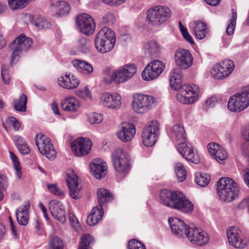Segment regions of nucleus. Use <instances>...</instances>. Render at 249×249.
<instances>
[{
	"label": "nucleus",
	"mask_w": 249,
	"mask_h": 249,
	"mask_svg": "<svg viewBox=\"0 0 249 249\" xmlns=\"http://www.w3.org/2000/svg\"><path fill=\"white\" fill-rule=\"evenodd\" d=\"M32 43V39L27 37L23 34L17 37L9 46L10 49L13 51L11 56V64L12 65L18 61L19 59L20 54L29 50Z\"/></svg>",
	"instance_id": "7"
},
{
	"label": "nucleus",
	"mask_w": 249,
	"mask_h": 249,
	"mask_svg": "<svg viewBox=\"0 0 249 249\" xmlns=\"http://www.w3.org/2000/svg\"><path fill=\"white\" fill-rule=\"evenodd\" d=\"M160 198L163 205L184 213H191L194 209L193 204L179 192L163 189L160 191Z\"/></svg>",
	"instance_id": "2"
},
{
	"label": "nucleus",
	"mask_w": 249,
	"mask_h": 249,
	"mask_svg": "<svg viewBox=\"0 0 249 249\" xmlns=\"http://www.w3.org/2000/svg\"><path fill=\"white\" fill-rule=\"evenodd\" d=\"M159 132V124L157 121L149 122L144 128L142 138L143 144L147 147L154 145L157 141Z\"/></svg>",
	"instance_id": "10"
},
{
	"label": "nucleus",
	"mask_w": 249,
	"mask_h": 249,
	"mask_svg": "<svg viewBox=\"0 0 249 249\" xmlns=\"http://www.w3.org/2000/svg\"><path fill=\"white\" fill-rule=\"evenodd\" d=\"M93 216L99 218V221L100 220L104 214L103 211V206L101 205H99L94 207L91 210L90 213Z\"/></svg>",
	"instance_id": "50"
},
{
	"label": "nucleus",
	"mask_w": 249,
	"mask_h": 249,
	"mask_svg": "<svg viewBox=\"0 0 249 249\" xmlns=\"http://www.w3.org/2000/svg\"><path fill=\"white\" fill-rule=\"evenodd\" d=\"M249 206V198L244 199L238 204V207L240 209H244L248 208Z\"/></svg>",
	"instance_id": "60"
},
{
	"label": "nucleus",
	"mask_w": 249,
	"mask_h": 249,
	"mask_svg": "<svg viewBox=\"0 0 249 249\" xmlns=\"http://www.w3.org/2000/svg\"><path fill=\"white\" fill-rule=\"evenodd\" d=\"M61 107L65 111L75 112L78 110L80 105L79 101L75 98L70 97L65 98L61 101Z\"/></svg>",
	"instance_id": "29"
},
{
	"label": "nucleus",
	"mask_w": 249,
	"mask_h": 249,
	"mask_svg": "<svg viewBox=\"0 0 249 249\" xmlns=\"http://www.w3.org/2000/svg\"><path fill=\"white\" fill-rule=\"evenodd\" d=\"M219 64L223 68L224 70L226 71L227 74H230L234 68V64L233 61L230 59L225 60Z\"/></svg>",
	"instance_id": "47"
},
{
	"label": "nucleus",
	"mask_w": 249,
	"mask_h": 249,
	"mask_svg": "<svg viewBox=\"0 0 249 249\" xmlns=\"http://www.w3.org/2000/svg\"><path fill=\"white\" fill-rule=\"evenodd\" d=\"M47 188L50 193L53 195L62 196L64 195V193L55 184H47Z\"/></svg>",
	"instance_id": "53"
},
{
	"label": "nucleus",
	"mask_w": 249,
	"mask_h": 249,
	"mask_svg": "<svg viewBox=\"0 0 249 249\" xmlns=\"http://www.w3.org/2000/svg\"><path fill=\"white\" fill-rule=\"evenodd\" d=\"M112 162L118 173L125 176L130 169V157L121 148L116 149L112 154Z\"/></svg>",
	"instance_id": "5"
},
{
	"label": "nucleus",
	"mask_w": 249,
	"mask_h": 249,
	"mask_svg": "<svg viewBox=\"0 0 249 249\" xmlns=\"http://www.w3.org/2000/svg\"><path fill=\"white\" fill-rule=\"evenodd\" d=\"M212 74L215 79H222L227 77L230 74H227L219 64L215 65L212 71Z\"/></svg>",
	"instance_id": "36"
},
{
	"label": "nucleus",
	"mask_w": 249,
	"mask_h": 249,
	"mask_svg": "<svg viewBox=\"0 0 249 249\" xmlns=\"http://www.w3.org/2000/svg\"><path fill=\"white\" fill-rule=\"evenodd\" d=\"M54 6L58 8L57 14L59 16H63L68 14L70 11L69 4L65 1L57 2Z\"/></svg>",
	"instance_id": "42"
},
{
	"label": "nucleus",
	"mask_w": 249,
	"mask_h": 249,
	"mask_svg": "<svg viewBox=\"0 0 249 249\" xmlns=\"http://www.w3.org/2000/svg\"><path fill=\"white\" fill-rule=\"evenodd\" d=\"M154 102V98L152 96L136 94L133 97L132 106L135 112L142 113L151 109Z\"/></svg>",
	"instance_id": "11"
},
{
	"label": "nucleus",
	"mask_w": 249,
	"mask_h": 249,
	"mask_svg": "<svg viewBox=\"0 0 249 249\" xmlns=\"http://www.w3.org/2000/svg\"><path fill=\"white\" fill-rule=\"evenodd\" d=\"M14 140L17 147L20 146L21 145L26 143L24 139L19 136H15L14 137Z\"/></svg>",
	"instance_id": "59"
},
{
	"label": "nucleus",
	"mask_w": 249,
	"mask_h": 249,
	"mask_svg": "<svg viewBox=\"0 0 249 249\" xmlns=\"http://www.w3.org/2000/svg\"><path fill=\"white\" fill-rule=\"evenodd\" d=\"M1 76L4 83L8 84L10 82L9 71L8 67L6 65H3L1 69Z\"/></svg>",
	"instance_id": "51"
},
{
	"label": "nucleus",
	"mask_w": 249,
	"mask_h": 249,
	"mask_svg": "<svg viewBox=\"0 0 249 249\" xmlns=\"http://www.w3.org/2000/svg\"><path fill=\"white\" fill-rule=\"evenodd\" d=\"M243 154L249 157V142H246L242 145V148Z\"/></svg>",
	"instance_id": "61"
},
{
	"label": "nucleus",
	"mask_w": 249,
	"mask_h": 249,
	"mask_svg": "<svg viewBox=\"0 0 249 249\" xmlns=\"http://www.w3.org/2000/svg\"><path fill=\"white\" fill-rule=\"evenodd\" d=\"M35 142L40 153L49 159H53L56 155L51 140L46 136L39 133L36 135Z\"/></svg>",
	"instance_id": "12"
},
{
	"label": "nucleus",
	"mask_w": 249,
	"mask_h": 249,
	"mask_svg": "<svg viewBox=\"0 0 249 249\" xmlns=\"http://www.w3.org/2000/svg\"><path fill=\"white\" fill-rule=\"evenodd\" d=\"M208 150L211 155L217 161L221 163L227 157V154L221 146L215 142H212L207 145Z\"/></svg>",
	"instance_id": "24"
},
{
	"label": "nucleus",
	"mask_w": 249,
	"mask_h": 249,
	"mask_svg": "<svg viewBox=\"0 0 249 249\" xmlns=\"http://www.w3.org/2000/svg\"><path fill=\"white\" fill-rule=\"evenodd\" d=\"M237 18V13L235 10H231V16L229 20L226 27V33L228 35H231L235 30L236 21Z\"/></svg>",
	"instance_id": "38"
},
{
	"label": "nucleus",
	"mask_w": 249,
	"mask_h": 249,
	"mask_svg": "<svg viewBox=\"0 0 249 249\" xmlns=\"http://www.w3.org/2000/svg\"><path fill=\"white\" fill-rule=\"evenodd\" d=\"M210 176L205 173H198L196 176V182L201 187L206 186L210 180Z\"/></svg>",
	"instance_id": "41"
},
{
	"label": "nucleus",
	"mask_w": 249,
	"mask_h": 249,
	"mask_svg": "<svg viewBox=\"0 0 249 249\" xmlns=\"http://www.w3.org/2000/svg\"><path fill=\"white\" fill-rule=\"evenodd\" d=\"M76 23L82 33L89 36L94 33L95 24L93 18L89 15L84 13L77 16Z\"/></svg>",
	"instance_id": "15"
},
{
	"label": "nucleus",
	"mask_w": 249,
	"mask_h": 249,
	"mask_svg": "<svg viewBox=\"0 0 249 249\" xmlns=\"http://www.w3.org/2000/svg\"><path fill=\"white\" fill-rule=\"evenodd\" d=\"M249 106V92L245 91L232 95L228 103V109L232 112H240Z\"/></svg>",
	"instance_id": "9"
},
{
	"label": "nucleus",
	"mask_w": 249,
	"mask_h": 249,
	"mask_svg": "<svg viewBox=\"0 0 249 249\" xmlns=\"http://www.w3.org/2000/svg\"><path fill=\"white\" fill-rule=\"evenodd\" d=\"M73 66L77 70L90 74L93 72V68L92 65L88 62L80 59H74L72 61Z\"/></svg>",
	"instance_id": "32"
},
{
	"label": "nucleus",
	"mask_w": 249,
	"mask_h": 249,
	"mask_svg": "<svg viewBox=\"0 0 249 249\" xmlns=\"http://www.w3.org/2000/svg\"><path fill=\"white\" fill-rule=\"evenodd\" d=\"M59 85L65 89H71L77 88L80 83V80L71 73L65 74L64 76L59 77L58 79Z\"/></svg>",
	"instance_id": "27"
},
{
	"label": "nucleus",
	"mask_w": 249,
	"mask_h": 249,
	"mask_svg": "<svg viewBox=\"0 0 249 249\" xmlns=\"http://www.w3.org/2000/svg\"><path fill=\"white\" fill-rule=\"evenodd\" d=\"M30 206L29 201H25L16 211V216L18 223L22 226H26L29 221V210Z\"/></svg>",
	"instance_id": "28"
},
{
	"label": "nucleus",
	"mask_w": 249,
	"mask_h": 249,
	"mask_svg": "<svg viewBox=\"0 0 249 249\" xmlns=\"http://www.w3.org/2000/svg\"><path fill=\"white\" fill-rule=\"evenodd\" d=\"M88 121L91 124L100 123L103 120V115L100 113H91L88 115Z\"/></svg>",
	"instance_id": "48"
},
{
	"label": "nucleus",
	"mask_w": 249,
	"mask_h": 249,
	"mask_svg": "<svg viewBox=\"0 0 249 249\" xmlns=\"http://www.w3.org/2000/svg\"><path fill=\"white\" fill-rule=\"evenodd\" d=\"M99 205H103L111 201L113 199V196L107 190L100 188L97 192Z\"/></svg>",
	"instance_id": "33"
},
{
	"label": "nucleus",
	"mask_w": 249,
	"mask_h": 249,
	"mask_svg": "<svg viewBox=\"0 0 249 249\" xmlns=\"http://www.w3.org/2000/svg\"><path fill=\"white\" fill-rule=\"evenodd\" d=\"M137 68L133 64H128L120 67L114 71L107 78H104V81L107 83L114 82L120 84L124 83L130 79L135 73Z\"/></svg>",
	"instance_id": "8"
},
{
	"label": "nucleus",
	"mask_w": 249,
	"mask_h": 249,
	"mask_svg": "<svg viewBox=\"0 0 249 249\" xmlns=\"http://www.w3.org/2000/svg\"><path fill=\"white\" fill-rule=\"evenodd\" d=\"M128 249H145V246L137 240L133 239L128 242Z\"/></svg>",
	"instance_id": "52"
},
{
	"label": "nucleus",
	"mask_w": 249,
	"mask_h": 249,
	"mask_svg": "<svg viewBox=\"0 0 249 249\" xmlns=\"http://www.w3.org/2000/svg\"><path fill=\"white\" fill-rule=\"evenodd\" d=\"M171 16V11L168 7L158 5L147 10L146 21L153 25H160L167 21Z\"/></svg>",
	"instance_id": "6"
},
{
	"label": "nucleus",
	"mask_w": 249,
	"mask_h": 249,
	"mask_svg": "<svg viewBox=\"0 0 249 249\" xmlns=\"http://www.w3.org/2000/svg\"><path fill=\"white\" fill-rule=\"evenodd\" d=\"M181 71L175 69L170 73V84L172 89L177 90V100L183 104H192L197 99L199 91L196 85H181Z\"/></svg>",
	"instance_id": "1"
},
{
	"label": "nucleus",
	"mask_w": 249,
	"mask_h": 249,
	"mask_svg": "<svg viewBox=\"0 0 249 249\" xmlns=\"http://www.w3.org/2000/svg\"><path fill=\"white\" fill-rule=\"evenodd\" d=\"M9 124L12 125L13 129L15 131H18L20 128L19 122L14 117L9 118L7 120Z\"/></svg>",
	"instance_id": "55"
},
{
	"label": "nucleus",
	"mask_w": 249,
	"mask_h": 249,
	"mask_svg": "<svg viewBox=\"0 0 249 249\" xmlns=\"http://www.w3.org/2000/svg\"><path fill=\"white\" fill-rule=\"evenodd\" d=\"M178 149L179 153L187 160L195 164L200 162L199 157L196 152H195L191 144L182 142L178 145Z\"/></svg>",
	"instance_id": "19"
},
{
	"label": "nucleus",
	"mask_w": 249,
	"mask_h": 249,
	"mask_svg": "<svg viewBox=\"0 0 249 249\" xmlns=\"http://www.w3.org/2000/svg\"><path fill=\"white\" fill-rule=\"evenodd\" d=\"M64 243L58 236L52 238L50 242V249H64Z\"/></svg>",
	"instance_id": "46"
},
{
	"label": "nucleus",
	"mask_w": 249,
	"mask_h": 249,
	"mask_svg": "<svg viewBox=\"0 0 249 249\" xmlns=\"http://www.w3.org/2000/svg\"><path fill=\"white\" fill-rule=\"evenodd\" d=\"M9 154L10 157L13 164V167L16 171L17 176L18 179H20L22 175L21 172V167L19 163L18 159L13 152L10 151Z\"/></svg>",
	"instance_id": "44"
},
{
	"label": "nucleus",
	"mask_w": 249,
	"mask_h": 249,
	"mask_svg": "<svg viewBox=\"0 0 249 249\" xmlns=\"http://www.w3.org/2000/svg\"><path fill=\"white\" fill-rule=\"evenodd\" d=\"M243 136L247 142H249V125L244 131Z\"/></svg>",
	"instance_id": "64"
},
{
	"label": "nucleus",
	"mask_w": 249,
	"mask_h": 249,
	"mask_svg": "<svg viewBox=\"0 0 249 249\" xmlns=\"http://www.w3.org/2000/svg\"><path fill=\"white\" fill-rule=\"evenodd\" d=\"M31 22L39 29L49 28L51 24L46 19L38 15L32 16L30 18Z\"/></svg>",
	"instance_id": "34"
},
{
	"label": "nucleus",
	"mask_w": 249,
	"mask_h": 249,
	"mask_svg": "<svg viewBox=\"0 0 249 249\" xmlns=\"http://www.w3.org/2000/svg\"><path fill=\"white\" fill-rule=\"evenodd\" d=\"M175 170L178 181H183L186 179L187 172L183 164L181 162L176 163Z\"/></svg>",
	"instance_id": "40"
},
{
	"label": "nucleus",
	"mask_w": 249,
	"mask_h": 249,
	"mask_svg": "<svg viewBox=\"0 0 249 249\" xmlns=\"http://www.w3.org/2000/svg\"><path fill=\"white\" fill-rule=\"evenodd\" d=\"M185 236L192 243L200 246L206 244L209 240L207 233L197 228L191 226L188 227Z\"/></svg>",
	"instance_id": "14"
},
{
	"label": "nucleus",
	"mask_w": 249,
	"mask_h": 249,
	"mask_svg": "<svg viewBox=\"0 0 249 249\" xmlns=\"http://www.w3.org/2000/svg\"><path fill=\"white\" fill-rule=\"evenodd\" d=\"M121 97L118 93L110 94L108 92L103 93L100 97V104L109 108H118L121 105Z\"/></svg>",
	"instance_id": "20"
},
{
	"label": "nucleus",
	"mask_w": 249,
	"mask_h": 249,
	"mask_svg": "<svg viewBox=\"0 0 249 249\" xmlns=\"http://www.w3.org/2000/svg\"><path fill=\"white\" fill-rule=\"evenodd\" d=\"M217 102L216 98L212 97L209 98L206 102V105L210 107H213L215 106Z\"/></svg>",
	"instance_id": "62"
},
{
	"label": "nucleus",
	"mask_w": 249,
	"mask_h": 249,
	"mask_svg": "<svg viewBox=\"0 0 249 249\" xmlns=\"http://www.w3.org/2000/svg\"><path fill=\"white\" fill-rule=\"evenodd\" d=\"M99 221V218L93 216L90 213L88 215L87 218V222L89 226H94Z\"/></svg>",
	"instance_id": "56"
},
{
	"label": "nucleus",
	"mask_w": 249,
	"mask_h": 249,
	"mask_svg": "<svg viewBox=\"0 0 249 249\" xmlns=\"http://www.w3.org/2000/svg\"><path fill=\"white\" fill-rule=\"evenodd\" d=\"M8 179L7 177L3 175H0V189H5L7 187Z\"/></svg>",
	"instance_id": "58"
},
{
	"label": "nucleus",
	"mask_w": 249,
	"mask_h": 249,
	"mask_svg": "<svg viewBox=\"0 0 249 249\" xmlns=\"http://www.w3.org/2000/svg\"><path fill=\"white\" fill-rule=\"evenodd\" d=\"M92 142L89 138H79L71 144L73 154L77 157H81L88 154L91 150Z\"/></svg>",
	"instance_id": "16"
},
{
	"label": "nucleus",
	"mask_w": 249,
	"mask_h": 249,
	"mask_svg": "<svg viewBox=\"0 0 249 249\" xmlns=\"http://www.w3.org/2000/svg\"><path fill=\"white\" fill-rule=\"evenodd\" d=\"M78 178L74 173L69 175L67 178V182L69 189L71 197L78 199L81 197L80 191L82 186L78 182Z\"/></svg>",
	"instance_id": "23"
},
{
	"label": "nucleus",
	"mask_w": 249,
	"mask_h": 249,
	"mask_svg": "<svg viewBox=\"0 0 249 249\" xmlns=\"http://www.w3.org/2000/svg\"><path fill=\"white\" fill-rule=\"evenodd\" d=\"M178 24L180 31L184 38L188 42L193 44L194 43L193 38L188 33L187 30L184 27L180 21Z\"/></svg>",
	"instance_id": "49"
},
{
	"label": "nucleus",
	"mask_w": 249,
	"mask_h": 249,
	"mask_svg": "<svg viewBox=\"0 0 249 249\" xmlns=\"http://www.w3.org/2000/svg\"><path fill=\"white\" fill-rule=\"evenodd\" d=\"M116 37L114 32L107 27L103 28L96 35L94 43L96 50L102 53L111 51L114 47Z\"/></svg>",
	"instance_id": "4"
},
{
	"label": "nucleus",
	"mask_w": 249,
	"mask_h": 249,
	"mask_svg": "<svg viewBox=\"0 0 249 249\" xmlns=\"http://www.w3.org/2000/svg\"><path fill=\"white\" fill-rule=\"evenodd\" d=\"M241 231L237 227H231L227 231V236L229 243L236 248H244L247 245V241L241 236Z\"/></svg>",
	"instance_id": "18"
},
{
	"label": "nucleus",
	"mask_w": 249,
	"mask_h": 249,
	"mask_svg": "<svg viewBox=\"0 0 249 249\" xmlns=\"http://www.w3.org/2000/svg\"><path fill=\"white\" fill-rule=\"evenodd\" d=\"M17 147L19 152L23 155L28 154L30 152V149L26 143L23 145H21L20 146Z\"/></svg>",
	"instance_id": "57"
},
{
	"label": "nucleus",
	"mask_w": 249,
	"mask_h": 249,
	"mask_svg": "<svg viewBox=\"0 0 249 249\" xmlns=\"http://www.w3.org/2000/svg\"><path fill=\"white\" fill-rule=\"evenodd\" d=\"M10 8L13 10L24 8L28 4V0H8Z\"/></svg>",
	"instance_id": "43"
},
{
	"label": "nucleus",
	"mask_w": 249,
	"mask_h": 249,
	"mask_svg": "<svg viewBox=\"0 0 249 249\" xmlns=\"http://www.w3.org/2000/svg\"><path fill=\"white\" fill-rule=\"evenodd\" d=\"M136 133L135 126L133 124L123 123L117 132L118 138L123 142L130 141Z\"/></svg>",
	"instance_id": "21"
},
{
	"label": "nucleus",
	"mask_w": 249,
	"mask_h": 249,
	"mask_svg": "<svg viewBox=\"0 0 249 249\" xmlns=\"http://www.w3.org/2000/svg\"><path fill=\"white\" fill-rule=\"evenodd\" d=\"M90 42L87 37H81L77 41V48L79 50L84 53H87L89 52Z\"/></svg>",
	"instance_id": "37"
},
{
	"label": "nucleus",
	"mask_w": 249,
	"mask_h": 249,
	"mask_svg": "<svg viewBox=\"0 0 249 249\" xmlns=\"http://www.w3.org/2000/svg\"><path fill=\"white\" fill-rule=\"evenodd\" d=\"M27 102V96L22 94L18 99L14 100V107L17 111L24 112L26 110Z\"/></svg>",
	"instance_id": "35"
},
{
	"label": "nucleus",
	"mask_w": 249,
	"mask_h": 249,
	"mask_svg": "<svg viewBox=\"0 0 249 249\" xmlns=\"http://www.w3.org/2000/svg\"><path fill=\"white\" fill-rule=\"evenodd\" d=\"M175 61L179 69L186 70L192 65L193 57L188 50L180 49L175 52Z\"/></svg>",
	"instance_id": "17"
},
{
	"label": "nucleus",
	"mask_w": 249,
	"mask_h": 249,
	"mask_svg": "<svg viewBox=\"0 0 249 249\" xmlns=\"http://www.w3.org/2000/svg\"><path fill=\"white\" fill-rule=\"evenodd\" d=\"M168 222L173 233L178 236H183L186 235V231L188 230L189 226L182 220L177 218H169Z\"/></svg>",
	"instance_id": "25"
},
{
	"label": "nucleus",
	"mask_w": 249,
	"mask_h": 249,
	"mask_svg": "<svg viewBox=\"0 0 249 249\" xmlns=\"http://www.w3.org/2000/svg\"><path fill=\"white\" fill-rule=\"evenodd\" d=\"M171 136L172 139L177 142L184 141L186 138L184 127L180 124L174 125L171 129Z\"/></svg>",
	"instance_id": "31"
},
{
	"label": "nucleus",
	"mask_w": 249,
	"mask_h": 249,
	"mask_svg": "<svg viewBox=\"0 0 249 249\" xmlns=\"http://www.w3.org/2000/svg\"><path fill=\"white\" fill-rule=\"evenodd\" d=\"M91 172L98 179L104 178L107 173V166L106 162L100 159H95L89 165Z\"/></svg>",
	"instance_id": "22"
},
{
	"label": "nucleus",
	"mask_w": 249,
	"mask_h": 249,
	"mask_svg": "<svg viewBox=\"0 0 249 249\" xmlns=\"http://www.w3.org/2000/svg\"><path fill=\"white\" fill-rule=\"evenodd\" d=\"M77 95L81 98L84 99H91V93L88 89V87L86 86L84 90H80L77 91Z\"/></svg>",
	"instance_id": "54"
},
{
	"label": "nucleus",
	"mask_w": 249,
	"mask_h": 249,
	"mask_svg": "<svg viewBox=\"0 0 249 249\" xmlns=\"http://www.w3.org/2000/svg\"><path fill=\"white\" fill-rule=\"evenodd\" d=\"M93 242L94 239L92 236L89 234H84L80 239L78 249H89L90 245Z\"/></svg>",
	"instance_id": "39"
},
{
	"label": "nucleus",
	"mask_w": 249,
	"mask_h": 249,
	"mask_svg": "<svg viewBox=\"0 0 249 249\" xmlns=\"http://www.w3.org/2000/svg\"><path fill=\"white\" fill-rule=\"evenodd\" d=\"M217 192L221 201L230 202L237 196L239 190L237 184L233 179L222 178L218 181Z\"/></svg>",
	"instance_id": "3"
},
{
	"label": "nucleus",
	"mask_w": 249,
	"mask_h": 249,
	"mask_svg": "<svg viewBox=\"0 0 249 249\" xmlns=\"http://www.w3.org/2000/svg\"><path fill=\"white\" fill-rule=\"evenodd\" d=\"M144 48L150 55H154L159 52V45L155 40L150 41L146 43Z\"/></svg>",
	"instance_id": "45"
},
{
	"label": "nucleus",
	"mask_w": 249,
	"mask_h": 249,
	"mask_svg": "<svg viewBox=\"0 0 249 249\" xmlns=\"http://www.w3.org/2000/svg\"><path fill=\"white\" fill-rule=\"evenodd\" d=\"M247 171L244 175V178L245 183L249 187V164L247 168Z\"/></svg>",
	"instance_id": "63"
},
{
	"label": "nucleus",
	"mask_w": 249,
	"mask_h": 249,
	"mask_svg": "<svg viewBox=\"0 0 249 249\" xmlns=\"http://www.w3.org/2000/svg\"><path fill=\"white\" fill-rule=\"evenodd\" d=\"M191 28L196 36L199 39H203L208 34L207 25L202 21L194 22L192 23Z\"/></svg>",
	"instance_id": "30"
},
{
	"label": "nucleus",
	"mask_w": 249,
	"mask_h": 249,
	"mask_svg": "<svg viewBox=\"0 0 249 249\" xmlns=\"http://www.w3.org/2000/svg\"><path fill=\"white\" fill-rule=\"evenodd\" d=\"M165 68V66L163 62L155 60L145 68L142 73V78L145 81L155 79L161 74Z\"/></svg>",
	"instance_id": "13"
},
{
	"label": "nucleus",
	"mask_w": 249,
	"mask_h": 249,
	"mask_svg": "<svg viewBox=\"0 0 249 249\" xmlns=\"http://www.w3.org/2000/svg\"><path fill=\"white\" fill-rule=\"evenodd\" d=\"M49 209L54 219L62 222L65 220V211L62 203L55 200H52L49 204Z\"/></svg>",
	"instance_id": "26"
}]
</instances>
